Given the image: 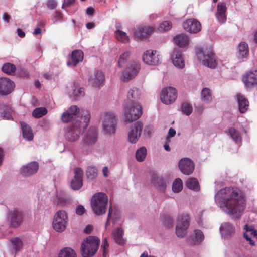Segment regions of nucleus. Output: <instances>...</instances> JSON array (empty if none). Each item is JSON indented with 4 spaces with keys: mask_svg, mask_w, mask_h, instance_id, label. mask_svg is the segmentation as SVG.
Returning <instances> with one entry per match:
<instances>
[{
    "mask_svg": "<svg viewBox=\"0 0 257 257\" xmlns=\"http://www.w3.org/2000/svg\"><path fill=\"white\" fill-rule=\"evenodd\" d=\"M215 200L226 208V212L230 215L240 214L244 209L245 200L240 191L231 187L220 189L215 195Z\"/></svg>",
    "mask_w": 257,
    "mask_h": 257,
    "instance_id": "obj_1",
    "label": "nucleus"
},
{
    "mask_svg": "<svg viewBox=\"0 0 257 257\" xmlns=\"http://www.w3.org/2000/svg\"><path fill=\"white\" fill-rule=\"evenodd\" d=\"M81 119L83 121H76L68 127L65 137L68 141L75 142L79 139L80 134L88 125L90 119V112L86 110L82 111Z\"/></svg>",
    "mask_w": 257,
    "mask_h": 257,
    "instance_id": "obj_2",
    "label": "nucleus"
},
{
    "mask_svg": "<svg viewBox=\"0 0 257 257\" xmlns=\"http://www.w3.org/2000/svg\"><path fill=\"white\" fill-rule=\"evenodd\" d=\"M197 55L203 64L210 68H214L217 65L215 54L209 47H202L196 50Z\"/></svg>",
    "mask_w": 257,
    "mask_h": 257,
    "instance_id": "obj_3",
    "label": "nucleus"
},
{
    "mask_svg": "<svg viewBox=\"0 0 257 257\" xmlns=\"http://www.w3.org/2000/svg\"><path fill=\"white\" fill-rule=\"evenodd\" d=\"M100 239L96 236L87 237L82 242L81 253L82 257H92L97 252Z\"/></svg>",
    "mask_w": 257,
    "mask_h": 257,
    "instance_id": "obj_4",
    "label": "nucleus"
},
{
    "mask_svg": "<svg viewBox=\"0 0 257 257\" xmlns=\"http://www.w3.org/2000/svg\"><path fill=\"white\" fill-rule=\"evenodd\" d=\"M108 201V197L104 193H95L92 197L91 203L94 213L98 216L105 214Z\"/></svg>",
    "mask_w": 257,
    "mask_h": 257,
    "instance_id": "obj_5",
    "label": "nucleus"
},
{
    "mask_svg": "<svg viewBox=\"0 0 257 257\" xmlns=\"http://www.w3.org/2000/svg\"><path fill=\"white\" fill-rule=\"evenodd\" d=\"M102 128L105 134L114 135L116 132L118 119L115 114L111 112L104 113L101 116Z\"/></svg>",
    "mask_w": 257,
    "mask_h": 257,
    "instance_id": "obj_6",
    "label": "nucleus"
},
{
    "mask_svg": "<svg viewBox=\"0 0 257 257\" xmlns=\"http://www.w3.org/2000/svg\"><path fill=\"white\" fill-rule=\"evenodd\" d=\"M141 106L136 102L130 103L124 109L125 122H132L139 119L142 115Z\"/></svg>",
    "mask_w": 257,
    "mask_h": 257,
    "instance_id": "obj_7",
    "label": "nucleus"
},
{
    "mask_svg": "<svg viewBox=\"0 0 257 257\" xmlns=\"http://www.w3.org/2000/svg\"><path fill=\"white\" fill-rule=\"evenodd\" d=\"M68 215L64 210H59L54 216L53 222L54 229L57 232H62L66 228L68 222Z\"/></svg>",
    "mask_w": 257,
    "mask_h": 257,
    "instance_id": "obj_8",
    "label": "nucleus"
},
{
    "mask_svg": "<svg viewBox=\"0 0 257 257\" xmlns=\"http://www.w3.org/2000/svg\"><path fill=\"white\" fill-rule=\"evenodd\" d=\"M79 111L80 109L77 106H71L66 112L62 114L61 116L62 121L64 122H72L71 124H73V122L77 120L83 121V120L81 119V117L78 116Z\"/></svg>",
    "mask_w": 257,
    "mask_h": 257,
    "instance_id": "obj_9",
    "label": "nucleus"
},
{
    "mask_svg": "<svg viewBox=\"0 0 257 257\" xmlns=\"http://www.w3.org/2000/svg\"><path fill=\"white\" fill-rule=\"evenodd\" d=\"M79 111L80 109L77 106H71L66 112L62 114L61 116L62 121L64 122H72L71 124H73V122L77 120L83 121V120L81 119V117L78 116Z\"/></svg>",
    "mask_w": 257,
    "mask_h": 257,
    "instance_id": "obj_10",
    "label": "nucleus"
},
{
    "mask_svg": "<svg viewBox=\"0 0 257 257\" xmlns=\"http://www.w3.org/2000/svg\"><path fill=\"white\" fill-rule=\"evenodd\" d=\"M189 222V217L187 214L182 215L181 218L178 219L176 227V233L178 237H183L187 234Z\"/></svg>",
    "mask_w": 257,
    "mask_h": 257,
    "instance_id": "obj_11",
    "label": "nucleus"
},
{
    "mask_svg": "<svg viewBox=\"0 0 257 257\" xmlns=\"http://www.w3.org/2000/svg\"><path fill=\"white\" fill-rule=\"evenodd\" d=\"M177 97V92L175 88L168 87L162 90L161 100L165 104H170L173 103Z\"/></svg>",
    "mask_w": 257,
    "mask_h": 257,
    "instance_id": "obj_12",
    "label": "nucleus"
},
{
    "mask_svg": "<svg viewBox=\"0 0 257 257\" xmlns=\"http://www.w3.org/2000/svg\"><path fill=\"white\" fill-rule=\"evenodd\" d=\"M143 127V124L138 121L134 123L128 132V141L131 143H136L139 140Z\"/></svg>",
    "mask_w": 257,
    "mask_h": 257,
    "instance_id": "obj_13",
    "label": "nucleus"
},
{
    "mask_svg": "<svg viewBox=\"0 0 257 257\" xmlns=\"http://www.w3.org/2000/svg\"><path fill=\"white\" fill-rule=\"evenodd\" d=\"M97 140V133L95 128H90L84 135L82 149L88 150L90 147L94 144Z\"/></svg>",
    "mask_w": 257,
    "mask_h": 257,
    "instance_id": "obj_14",
    "label": "nucleus"
},
{
    "mask_svg": "<svg viewBox=\"0 0 257 257\" xmlns=\"http://www.w3.org/2000/svg\"><path fill=\"white\" fill-rule=\"evenodd\" d=\"M140 69V64L135 61L131 62L122 73V77L127 80L134 78Z\"/></svg>",
    "mask_w": 257,
    "mask_h": 257,
    "instance_id": "obj_15",
    "label": "nucleus"
},
{
    "mask_svg": "<svg viewBox=\"0 0 257 257\" xmlns=\"http://www.w3.org/2000/svg\"><path fill=\"white\" fill-rule=\"evenodd\" d=\"M178 166L180 171L186 175H191L195 169V164L188 158H184L180 160Z\"/></svg>",
    "mask_w": 257,
    "mask_h": 257,
    "instance_id": "obj_16",
    "label": "nucleus"
},
{
    "mask_svg": "<svg viewBox=\"0 0 257 257\" xmlns=\"http://www.w3.org/2000/svg\"><path fill=\"white\" fill-rule=\"evenodd\" d=\"M143 60L148 65H157L160 62V56L156 50H149L144 53Z\"/></svg>",
    "mask_w": 257,
    "mask_h": 257,
    "instance_id": "obj_17",
    "label": "nucleus"
},
{
    "mask_svg": "<svg viewBox=\"0 0 257 257\" xmlns=\"http://www.w3.org/2000/svg\"><path fill=\"white\" fill-rule=\"evenodd\" d=\"M183 28L190 33H197L201 30V25L197 20L191 18L185 21L183 23Z\"/></svg>",
    "mask_w": 257,
    "mask_h": 257,
    "instance_id": "obj_18",
    "label": "nucleus"
},
{
    "mask_svg": "<svg viewBox=\"0 0 257 257\" xmlns=\"http://www.w3.org/2000/svg\"><path fill=\"white\" fill-rule=\"evenodd\" d=\"M74 176L71 182V186L73 190H78L83 185V171L81 168L77 167L74 170Z\"/></svg>",
    "mask_w": 257,
    "mask_h": 257,
    "instance_id": "obj_19",
    "label": "nucleus"
},
{
    "mask_svg": "<svg viewBox=\"0 0 257 257\" xmlns=\"http://www.w3.org/2000/svg\"><path fill=\"white\" fill-rule=\"evenodd\" d=\"M23 221L22 212L18 209H14L9 214V223L11 227L17 228Z\"/></svg>",
    "mask_w": 257,
    "mask_h": 257,
    "instance_id": "obj_20",
    "label": "nucleus"
},
{
    "mask_svg": "<svg viewBox=\"0 0 257 257\" xmlns=\"http://www.w3.org/2000/svg\"><path fill=\"white\" fill-rule=\"evenodd\" d=\"M39 168L38 163L37 162H32L24 166L21 171L23 176H29L36 173Z\"/></svg>",
    "mask_w": 257,
    "mask_h": 257,
    "instance_id": "obj_21",
    "label": "nucleus"
},
{
    "mask_svg": "<svg viewBox=\"0 0 257 257\" xmlns=\"http://www.w3.org/2000/svg\"><path fill=\"white\" fill-rule=\"evenodd\" d=\"M172 62L174 66L179 68H183L184 61L181 52L178 49H175L172 54Z\"/></svg>",
    "mask_w": 257,
    "mask_h": 257,
    "instance_id": "obj_22",
    "label": "nucleus"
},
{
    "mask_svg": "<svg viewBox=\"0 0 257 257\" xmlns=\"http://www.w3.org/2000/svg\"><path fill=\"white\" fill-rule=\"evenodd\" d=\"M15 87L14 81H0V95L6 96L10 94Z\"/></svg>",
    "mask_w": 257,
    "mask_h": 257,
    "instance_id": "obj_23",
    "label": "nucleus"
},
{
    "mask_svg": "<svg viewBox=\"0 0 257 257\" xmlns=\"http://www.w3.org/2000/svg\"><path fill=\"white\" fill-rule=\"evenodd\" d=\"M153 31V28L151 26L139 27L135 32V36L140 39H143L149 36Z\"/></svg>",
    "mask_w": 257,
    "mask_h": 257,
    "instance_id": "obj_24",
    "label": "nucleus"
},
{
    "mask_svg": "<svg viewBox=\"0 0 257 257\" xmlns=\"http://www.w3.org/2000/svg\"><path fill=\"white\" fill-rule=\"evenodd\" d=\"M83 57L84 54L81 50H74L71 53V61L68 62L67 65L68 66L72 65L73 67H75L79 62L83 61Z\"/></svg>",
    "mask_w": 257,
    "mask_h": 257,
    "instance_id": "obj_25",
    "label": "nucleus"
},
{
    "mask_svg": "<svg viewBox=\"0 0 257 257\" xmlns=\"http://www.w3.org/2000/svg\"><path fill=\"white\" fill-rule=\"evenodd\" d=\"M151 183L159 191L164 192L165 191L166 184L162 177L153 174L151 178Z\"/></svg>",
    "mask_w": 257,
    "mask_h": 257,
    "instance_id": "obj_26",
    "label": "nucleus"
},
{
    "mask_svg": "<svg viewBox=\"0 0 257 257\" xmlns=\"http://www.w3.org/2000/svg\"><path fill=\"white\" fill-rule=\"evenodd\" d=\"M226 7L224 3H219L217 5L216 17L220 23H223L226 20Z\"/></svg>",
    "mask_w": 257,
    "mask_h": 257,
    "instance_id": "obj_27",
    "label": "nucleus"
},
{
    "mask_svg": "<svg viewBox=\"0 0 257 257\" xmlns=\"http://www.w3.org/2000/svg\"><path fill=\"white\" fill-rule=\"evenodd\" d=\"M236 99L239 112L241 113H244L248 109L249 102L248 100L241 94H237Z\"/></svg>",
    "mask_w": 257,
    "mask_h": 257,
    "instance_id": "obj_28",
    "label": "nucleus"
},
{
    "mask_svg": "<svg viewBox=\"0 0 257 257\" xmlns=\"http://www.w3.org/2000/svg\"><path fill=\"white\" fill-rule=\"evenodd\" d=\"M175 44L180 48H183L188 45L189 38L185 34L176 35L174 38Z\"/></svg>",
    "mask_w": 257,
    "mask_h": 257,
    "instance_id": "obj_29",
    "label": "nucleus"
},
{
    "mask_svg": "<svg viewBox=\"0 0 257 257\" xmlns=\"http://www.w3.org/2000/svg\"><path fill=\"white\" fill-rule=\"evenodd\" d=\"M220 230L222 236L225 238H228L234 232L233 226L228 222H225L221 224Z\"/></svg>",
    "mask_w": 257,
    "mask_h": 257,
    "instance_id": "obj_30",
    "label": "nucleus"
},
{
    "mask_svg": "<svg viewBox=\"0 0 257 257\" xmlns=\"http://www.w3.org/2000/svg\"><path fill=\"white\" fill-rule=\"evenodd\" d=\"M72 91V95H73L75 100H79L81 97H83L85 95L84 89L80 87L76 82L73 83Z\"/></svg>",
    "mask_w": 257,
    "mask_h": 257,
    "instance_id": "obj_31",
    "label": "nucleus"
},
{
    "mask_svg": "<svg viewBox=\"0 0 257 257\" xmlns=\"http://www.w3.org/2000/svg\"><path fill=\"white\" fill-rule=\"evenodd\" d=\"M21 125L23 137L26 140H32L33 139V134L30 126L24 122H21Z\"/></svg>",
    "mask_w": 257,
    "mask_h": 257,
    "instance_id": "obj_32",
    "label": "nucleus"
},
{
    "mask_svg": "<svg viewBox=\"0 0 257 257\" xmlns=\"http://www.w3.org/2000/svg\"><path fill=\"white\" fill-rule=\"evenodd\" d=\"M140 97V91L137 88H133L128 92L127 98L131 103L136 102Z\"/></svg>",
    "mask_w": 257,
    "mask_h": 257,
    "instance_id": "obj_33",
    "label": "nucleus"
},
{
    "mask_svg": "<svg viewBox=\"0 0 257 257\" xmlns=\"http://www.w3.org/2000/svg\"><path fill=\"white\" fill-rule=\"evenodd\" d=\"M115 36L117 41L122 43L126 44L130 41V38L127 34L121 30H116L115 31Z\"/></svg>",
    "mask_w": 257,
    "mask_h": 257,
    "instance_id": "obj_34",
    "label": "nucleus"
},
{
    "mask_svg": "<svg viewBox=\"0 0 257 257\" xmlns=\"http://www.w3.org/2000/svg\"><path fill=\"white\" fill-rule=\"evenodd\" d=\"M248 54V48L247 44L244 42H241L238 46V57H246Z\"/></svg>",
    "mask_w": 257,
    "mask_h": 257,
    "instance_id": "obj_35",
    "label": "nucleus"
},
{
    "mask_svg": "<svg viewBox=\"0 0 257 257\" xmlns=\"http://www.w3.org/2000/svg\"><path fill=\"white\" fill-rule=\"evenodd\" d=\"M2 71L8 75H14L16 71V67L15 65L10 63H7L3 65L2 68Z\"/></svg>",
    "mask_w": 257,
    "mask_h": 257,
    "instance_id": "obj_36",
    "label": "nucleus"
},
{
    "mask_svg": "<svg viewBox=\"0 0 257 257\" xmlns=\"http://www.w3.org/2000/svg\"><path fill=\"white\" fill-rule=\"evenodd\" d=\"M186 186L189 189L195 191L200 190L199 182L197 179L195 178H189L186 181Z\"/></svg>",
    "mask_w": 257,
    "mask_h": 257,
    "instance_id": "obj_37",
    "label": "nucleus"
},
{
    "mask_svg": "<svg viewBox=\"0 0 257 257\" xmlns=\"http://www.w3.org/2000/svg\"><path fill=\"white\" fill-rule=\"evenodd\" d=\"M58 257H77V254L71 248L65 247L61 250Z\"/></svg>",
    "mask_w": 257,
    "mask_h": 257,
    "instance_id": "obj_38",
    "label": "nucleus"
},
{
    "mask_svg": "<svg viewBox=\"0 0 257 257\" xmlns=\"http://www.w3.org/2000/svg\"><path fill=\"white\" fill-rule=\"evenodd\" d=\"M123 234V231L120 228H117L116 230L113 231V238L116 243L119 244H121L123 243V240L122 239Z\"/></svg>",
    "mask_w": 257,
    "mask_h": 257,
    "instance_id": "obj_39",
    "label": "nucleus"
},
{
    "mask_svg": "<svg viewBox=\"0 0 257 257\" xmlns=\"http://www.w3.org/2000/svg\"><path fill=\"white\" fill-rule=\"evenodd\" d=\"M147 155V149L145 147H141L138 149L136 152V158L139 162L143 161Z\"/></svg>",
    "mask_w": 257,
    "mask_h": 257,
    "instance_id": "obj_40",
    "label": "nucleus"
},
{
    "mask_svg": "<svg viewBox=\"0 0 257 257\" xmlns=\"http://www.w3.org/2000/svg\"><path fill=\"white\" fill-rule=\"evenodd\" d=\"M47 113V110L46 108L45 107H39L35 108L33 110L32 115L35 118H39L46 115Z\"/></svg>",
    "mask_w": 257,
    "mask_h": 257,
    "instance_id": "obj_41",
    "label": "nucleus"
},
{
    "mask_svg": "<svg viewBox=\"0 0 257 257\" xmlns=\"http://www.w3.org/2000/svg\"><path fill=\"white\" fill-rule=\"evenodd\" d=\"M201 99L202 101L208 103L212 100L210 90L207 88H204L201 92Z\"/></svg>",
    "mask_w": 257,
    "mask_h": 257,
    "instance_id": "obj_42",
    "label": "nucleus"
},
{
    "mask_svg": "<svg viewBox=\"0 0 257 257\" xmlns=\"http://www.w3.org/2000/svg\"><path fill=\"white\" fill-rule=\"evenodd\" d=\"M242 80H257V70L246 72L243 75Z\"/></svg>",
    "mask_w": 257,
    "mask_h": 257,
    "instance_id": "obj_43",
    "label": "nucleus"
},
{
    "mask_svg": "<svg viewBox=\"0 0 257 257\" xmlns=\"http://www.w3.org/2000/svg\"><path fill=\"white\" fill-rule=\"evenodd\" d=\"M97 169L95 166H89L86 171L88 178L93 180L97 176Z\"/></svg>",
    "mask_w": 257,
    "mask_h": 257,
    "instance_id": "obj_44",
    "label": "nucleus"
},
{
    "mask_svg": "<svg viewBox=\"0 0 257 257\" xmlns=\"http://www.w3.org/2000/svg\"><path fill=\"white\" fill-rule=\"evenodd\" d=\"M172 24L169 21H165L161 23L158 27V30L160 32L168 31L172 28Z\"/></svg>",
    "mask_w": 257,
    "mask_h": 257,
    "instance_id": "obj_45",
    "label": "nucleus"
},
{
    "mask_svg": "<svg viewBox=\"0 0 257 257\" xmlns=\"http://www.w3.org/2000/svg\"><path fill=\"white\" fill-rule=\"evenodd\" d=\"M131 56L130 52L127 51L122 53L119 57L118 61V65L119 67H122L123 65L127 61Z\"/></svg>",
    "mask_w": 257,
    "mask_h": 257,
    "instance_id": "obj_46",
    "label": "nucleus"
},
{
    "mask_svg": "<svg viewBox=\"0 0 257 257\" xmlns=\"http://www.w3.org/2000/svg\"><path fill=\"white\" fill-rule=\"evenodd\" d=\"M183 188L182 181L180 178L175 180L172 185V190L174 192L178 193L180 192Z\"/></svg>",
    "mask_w": 257,
    "mask_h": 257,
    "instance_id": "obj_47",
    "label": "nucleus"
},
{
    "mask_svg": "<svg viewBox=\"0 0 257 257\" xmlns=\"http://www.w3.org/2000/svg\"><path fill=\"white\" fill-rule=\"evenodd\" d=\"M229 133L231 138L236 142H240L241 139L239 132L235 128L231 127L228 130Z\"/></svg>",
    "mask_w": 257,
    "mask_h": 257,
    "instance_id": "obj_48",
    "label": "nucleus"
},
{
    "mask_svg": "<svg viewBox=\"0 0 257 257\" xmlns=\"http://www.w3.org/2000/svg\"><path fill=\"white\" fill-rule=\"evenodd\" d=\"M11 241L13 249L16 251L20 250L23 245L22 240L18 237H15L12 238Z\"/></svg>",
    "mask_w": 257,
    "mask_h": 257,
    "instance_id": "obj_49",
    "label": "nucleus"
},
{
    "mask_svg": "<svg viewBox=\"0 0 257 257\" xmlns=\"http://www.w3.org/2000/svg\"><path fill=\"white\" fill-rule=\"evenodd\" d=\"M182 112L187 115H189L192 112V107L188 103H183L181 106Z\"/></svg>",
    "mask_w": 257,
    "mask_h": 257,
    "instance_id": "obj_50",
    "label": "nucleus"
},
{
    "mask_svg": "<svg viewBox=\"0 0 257 257\" xmlns=\"http://www.w3.org/2000/svg\"><path fill=\"white\" fill-rule=\"evenodd\" d=\"M95 80H105V77L104 73L100 70H96L94 72Z\"/></svg>",
    "mask_w": 257,
    "mask_h": 257,
    "instance_id": "obj_51",
    "label": "nucleus"
},
{
    "mask_svg": "<svg viewBox=\"0 0 257 257\" xmlns=\"http://www.w3.org/2000/svg\"><path fill=\"white\" fill-rule=\"evenodd\" d=\"M194 233L195 237L198 241L201 242L204 239V235L202 231H201L200 230H195Z\"/></svg>",
    "mask_w": 257,
    "mask_h": 257,
    "instance_id": "obj_52",
    "label": "nucleus"
},
{
    "mask_svg": "<svg viewBox=\"0 0 257 257\" xmlns=\"http://www.w3.org/2000/svg\"><path fill=\"white\" fill-rule=\"evenodd\" d=\"M163 223L167 228H170L173 225V220L170 216H165L164 218Z\"/></svg>",
    "mask_w": 257,
    "mask_h": 257,
    "instance_id": "obj_53",
    "label": "nucleus"
},
{
    "mask_svg": "<svg viewBox=\"0 0 257 257\" xmlns=\"http://www.w3.org/2000/svg\"><path fill=\"white\" fill-rule=\"evenodd\" d=\"M245 87L248 90H250L257 86V81H243Z\"/></svg>",
    "mask_w": 257,
    "mask_h": 257,
    "instance_id": "obj_54",
    "label": "nucleus"
},
{
    "mask_svg": "<svg viewBox=\"0 0 257 257\" xmlns=\"http://www.w3.org/2000/svg\"><path fill=\"white\" fill-rule=\"evenodd\" d=\"M109 246V244L108 243L107 239L105 238L103 240L102 244L101 245V248L103 249V256L106 257V255L107 254V249L108 248Z\"/></svg>",
    "mask_w": 257,
    "mask_h": 257,
    "instance_id": "obj_55",
    "label": "nucleus"
},
{
    "mask_svg": "<svg viewBox=\"0 0 257 257\" xmlns=\"http://www.w3.org/2000/svg\"><path fill=\"white\" fill-rule=\"evenodd\" d=\"M153 130V127L151 125H147L144 130V134L150 138Z\"/></svg>",
    "mask_w": 257,
    "mask_h": 257,
    "instance_id": "obj_56",
    "label": "nucleus"
},
{
    "mask_svg": "<svg viewBox=\"0 0 257 257\" xmlns=\"http://www.w3.org/2000/svg\"><path fill=\"white\" fill-rule=\"evenodd\" d=\"M75 211L77 215H82L85 213V209L83 206L79 205L76 207Z\"/></svg>",
    "mask_w": 257,
    "mask_h": 257,
    "instance_id": "obj_57",
    "label": "nucleus"
},
{
    "mask_svg": "<svg viewBox=\"0 0 257 257\" xmlns=\"http://www.w3.org/2000/svg\"><path fill=\"white\" fill-rule=\"evenodd\" d=\"M57 5V2L55 0H49L47 2V6L48 8L50 9H54L56 8Z\"/></svg>",
    "mask_w": 257,
    "mask_h": 257,
    "instance_id": "obj_58",
    "label": "nucleus"
},
{
    "mask_svg": "<svg viewBox=\"0 0 257 257\" xmlns=\"http://www.w3.org/2000/svg\"><path fill=\"white\" fill-rule=\"evenodd\" d=\"M20 75L24 78H28L29 73L25 70L20 69L19 70Z\"/></svg>",
    "mask_w": 257,
    "mask_h": 257,
    "instance_id": "obj_59",
    "label": "nucleus"
},
{
    "mask_svg": "<svg viewBox=\"0 0 257 257\" xmlns=\"http://www.w3.org/2000/svg\"><path fill=\"white\" fill-rule=\"evenodd\" d=\"M112 214H113L112 208L111 207H110L109 208V211H108V214L107 221L105 224V227H106L108 225L109 220L112 218Z\"/></svg>",
    "mask_w": 257,
    "mask_h": 257,
    "instance_id": "obj_60",
    "label": "nucleus"
},
{
    "mask_svg": "<svg viewBox=\"0 0 257 257\" xmlns=\"http://www.w3.org/2000/svg\"><path fill=\"white\" fill-rule=\"evenodd\" d=\"M248 225L246 224L245 225V228L246 229V231L250 233V235L254 237H256L257 238V230L254 229H250L248 230L247 229Z\"/></svg>",
    "mask_w": 257,
    "mask_h": 257,
    "instance_id": "obj_61",
    "label": "nucleus"
},
{
    "mask_svg": "<svg viewBox=\"0 0 257 257\" xmlns=\"http://www.w3.org/2000/svg\"><path fill=\"white\" fill-rule=\"evenodd\" d=\"M244 237L246 239L247 241L249 242V243L251 245H254V241H252L251 237H249L247 233H244Z\"/></svg>",
    "mask_w": 257,
    "mask_h": 257,
    "instance_id": "obj_62",
    "label": "nucleus"
},
{
    "mask_svg": "<svg viewBox=\"0 0 257 257\" xmlns=\"http://www.w3.org/2000/svg\"><path fill=\"white\" fill-rule=\"evenodd\" d=\"M75 0H64L62 5V8L64 7H68L75 2Z\"/></svg>",
    "mask_w": 257,
    "mask_h": 257,
    "instance_id": "obj_63",
    "label": "nucleus"
},
{
    "mask_svg": "<svg viewBox=\"0 0 257 257\" xmlns=\"http://www.w3.org/2000/svg\"><path fill=\"white\" fill-rule=\"evenodd\" d=\"M2 114L3 117L6 119L10 120L12 118V115L10 112L4 111Z\"/></svg>",
    "mask_w": 257,
    "mask_h": 257,
    "instance_id": "obj_64",
    "label": "nucleus"
}]
</instances>
